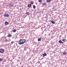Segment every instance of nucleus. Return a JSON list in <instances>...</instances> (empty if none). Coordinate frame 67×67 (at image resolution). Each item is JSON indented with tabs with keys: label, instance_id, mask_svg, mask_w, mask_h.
Masks as SVG:
<instances>
[{
	"label": "nucleus",
	"instance_id": "obj_1",
	"mask_svg": "<svg viewBox=\"0 0 67 67\" xmlns=\"http://www.w3.org/2000/svg\"><path fill=\"white\" fill-rule=\"evenodd\" d=\"M26 42V40L24 39H20L18 42V43L20 45H22L24 44L25 42Z\"/></svg>",
	"mask_w": 67,
	"mask_h": 67
},
{
	"label": "nucleus",
	"instance_id": "obj_2",
	"mask_svg": "<svg viewBox=\"0 0 67 67\" xmlns=\"http://www.w3.org/2000/svg\"><path fill=\"white\" fill-rule=\"evenodd\" d=\"M4 52V49H0V53H3Z\"/></svg>",
	"mask_w": 67,
	"mask_h": 67
},
{
	"label": "nucleus",
	"instance_id": "obj_3",
	"mask_svg": "<svg viewBox=\"0 0 67 67\" xmlns=\"http://www.w3.org/2000/svg\"><path fill=\"white\" fill-rule=\"evenodd\" d=\"M9 6L10 7H13V5L11 3H10L9 4Z\"/></svg>",
	"mask_w": 67,
	"mask_h": 67
},
{
	"label": "nucleus",
	"instance_id": "obj_4",
	"mask_svg": "<svg viewBox=\"0 0 67 67\" xmlns=\"http://www.w3.org/2000/svg\"><path fill=\"white\" fill-rule=\"evenodd\" d=\"M3 15L4 16H5L6 17H8L9 16V14H4Z\"/></svg>",
	"mask_w": 67,
	"mask_h": 67
},
{
	"label": "nucleus",
	"instance_id": "obj_5",
	"mask_svg": "<svg viewBox=\"0 0 67 67\" xmlns=\"http://www.w3.org/2000/svg\"><path fill=\"white\" fill-rule=\"evenodd\" d=\"M50 22H51L52 23V24H55V23H56V22L54 21H53V20H52V21H50Z\"/></svg>",
	"mask_w": 67,
	"mask_h": 67
},
{
	"label": "nucleus",
	"instance_id": "obj_6",
	"mask_svg": "<svg viewBox=\"0 0 67 67\" xmlns=\"http://www.w3.org/2000/svg\"><path fill=\"white\" fill-rule=\"evenodd\" d=\"M59 42L60 43H62V44H63V43H64V42H62L61 40H59Z\"/></svg>",
	"mask_w": 67,
	"mask_h": 67
},
{
	"label": "nucleus",
	"instance_id": "obj_7",
	"mask_svg": "<svg viewBox=\"0 0 67 67\" xmlns=\"http://www.w3.org/2000/svg\"><path fill=\"white\" fill-rule=\"evenodd\" d=\"M8 37H11V35L10 34H9L8 35Z\"/></svg>",
	"mask_w": 67,
	"mask_h": 67
},
{
	"label": "nucleus",
	"instance_id": "obj_8",
	"mask_svg": "<svg viewBox=\"0 0 67 67\" xmlns=\"http://www.w3.org/2000/svg\"><path fill=\"white\" fill-rule=\"evenodd\" d=\"M5 25H8V22L5 21Z\"/></svg>",
	"mask_w": 67,
	"mask_h": 67
},
{
	"label": "nucleus",
	"instance_id": "obj_9",
	"mask_svg": "<svg viewBox=\"0 0 67 67\" xmlns=\"http://www.w3.org/2000/svg\"><path fill=\"white\" fill-rule=\"evenodd\" d=\"M63 54L64 55H66L67 54V53L64 52L63 53Z\"/></svg>",
	"mask_w": 67,
	"mask_h": 67
},
{
	"label": "nucleus",
	"instance_id": "obj_10",
	"mask_svg": "<svg viewBox=\"0 0 67 67\" xmlns=\"http://www.w3.org/2000/svg\"><path fill=\"white\" fill-rule=\"evenodd\" d=\"M47 55V54H46V53H44L43 54V56H45Z\"/></svg>",
	"mask_w": 67,
	"mask_h": 67
},
{
	"label": "nucleus",
	"instance_id": "obj_11",
	"mask_svg": "<svg viewBox=\"0 0 67 67\" xmlns=\"http://www.w3.org/2000/svg\"><path fill=\"white\" fill-rule=\"evenodd\" d=\"M28 7H31V4H29L28 5Z\"/></svg>",
	"mask_w": 67,
	"mask_h": 67
},
{
	"label": "nucleus",
	"instance_id": "obj_12",
	"mask_svg": "<svg viewBox=\"0 0 67 67\" xmlns=\"http://www.w3.org/2000/svg\"><path fill=\"white\" fill-rule=\"evenodd\" d=\"M41 40H42L41 38H38V41H41Z\"/></svg>",
	"mask_w": 67,
	"mask_h": 67
},
{
	"label": "nucleus",
	"instance_id": "obj_13",
	"mask_svg": "<svg viewBox=\"0 0 67 67\" xmlns=\"http://www.w3.org/2000/svg\"><path fill=\"white\" fill-rule=\"evenodd\" d=\"M26 14L27 15H30V13L26 12Z\"/></svg>",
	"mask_w": 67,
	"mask_h": 67
},
{
	"label": "nucleus",
	"instance_id": "obj_14",
	"mask_svg": "<svg viewBox=\"0 0 67 67\" xmlns=\"http://www.w3.org/2000/svg\"><path fill=\"white\" fill-rule=\"evenodd\" d=\"M36 8V6L34 5H33V8L34 9H35Z\"/></svg>",
	"mask_w": 67,
	"mask_h": 67
},
{
	"label": "nucleus",
	"instance_id": "obj_15",
	"mask_svg": "<svg viewBox=\"0 0 67 67\" xmlns=\"http://www.w3.org/2000/svg\"><path fill=\"white\" fill-rule=\"evenodd\" d=\"M13 32H16V30H15V29H14L13 30Z\"/></svg>",
	"mask_w": 67,
	"mask_h": 67
},
{
	"label": "nucleus",
	"instance_id": "obj_16",
	"mask_svg": "<svg viewBox=\"0 0 67 67\" xmlns=\"http://www.w3.org/2000/svg\"><path fill=\"white\" fill-rule=\"evenodd\" d=\"M43 5H46V3H43Z\"/></svg>",
	"mask_w": 67,
	"mask_h": 67
},
{
	"label": "nucleus",
	"instance_id": "obj_17",
	"mask_svg": "<svg viewBox=\"0 0 67 67\" xmlns=\"http://www.w3.org/2000/svg\"><path fill=\"white\" fill-rule=\"evenodd\" d=\"M51 1V0H47V2H49Z\"/></svg>",
	"mask_w": 67,
	"mask_h": 67
},
{
	"label": "nucleus",
	"instance_id": "obj_18",
	"mask_svg": "<svg viewBox=\"0 0 67 67\" xmlns=\"http://www.w3.org/2000/svg\"><path fill=\"white\" fill-rule=\"evenodd\" d=\"M48 18V15H46L45 17L46 19H47V18Z\"/></svg>",
	"mask_w": 67,
	"mask_h": 67
},
{
	"label": "nucleus",
	"instance_id": "obj_19",
	"mask_svg": "<svg viewBox=\"0 0 67 67\" xmlns=\"http://www.w3.org/2000/svg\"><path fill=\"white\" fill-rule=\"evenodd\" d=\"M30 3L31 4H33L34 3V2L33 1L31 2Z\"/></svg>",
	"mask_w": 67,
	"mask_h": 67
},
{
	"label": "nucleus",
	"instance_id": "obj_20",
	"mask_svg": "<svg viewBox=\"0 0 67 67\" xmlns=\"http://www.w3.org/2000/svg\"><path fill=\"white\" fill-rule=\"evenodd\" d=\"M62 41H63V42H65V39H63L62 40Z\"/></svg>",
	"mask_w": 67,
	"mask_h": 67
},
{
	"label": "nucleus",
	"instance_id": "obj_21",
	"mask_svg": "<svg viewBox=\"0 0 67 67\" xmlns=\"http://www.w3.org/2000/svg\"><path fill=\"white\" fill-rule=\"evenodd\" d=\"M5 41V42H8V39H6Z\"/></svg>",
	"mask_w": 67,
	"mask_h": 67
},
{
	"label": "nucleus",
	"instance_id": "obj_22",
	"mask_svg": "<svg viewBox=\"0 0 67 67\" xmlns=\"http://www.w3.org/2000/svg\"><path fill=\"white\" fill-rule=\"evenodd\" d=\"M38 2H42V1L41 0H39Z\"/></svg>",
	"mask_w": 67,
	"mask_h": 67
},
{
	"label": "nucleus",
	"instance_id": "obj_23",
	"mask_svg": "<svg viewBox=\"0 0 67 67\" xmlns=\"http://www.w3.org/2000/svg\"><path fill=\"white\" fill-rule=\"evenodd\" d=\"M2 60V59L1 58H0V62H1Z\"/></svg>",
	"mask_w": 67,
	"mask_h": 67
},
{
	"label": "nucleus",
	"instance_id": "obj_24",
	"mask_svg": "<svg viewBox=\"0 0 67 67\" xmlns=\"http://www.w3.org/2000/svg\"><path fill=\"white\" fill-rule=\"evenodd\" d=\"M14 42L13 41H12L11 42V44H13V43Z\"/></svg>",
	"mask_w": 67,
	"mask_h": 67
},
{
	"label": "nucleus",
	"instance_id": "obj_25",
	"mask_svg": "<svg viewBox=\"0 0 67 67\" xmlns=\"http://www.w3.org/2000/svg\"><path fill=\"white\" fill-rule=\"evenodd\" d=\"M44 31H46V29H45L44 30Z\"/></svg>",
	"mask_w": 67,
	"mask_h": 67
}]
</instances>
